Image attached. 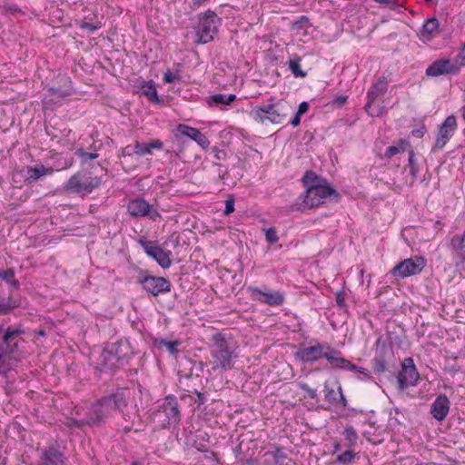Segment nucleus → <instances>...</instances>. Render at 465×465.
Instances as JSON below:
<instances>
[{
    "label": "nucleus",
    "instance_id": "obj_1",
    "mask_svg": "<svg viewBox=\"0 0 465 465\" xmlns=\"http://www.w3.org/2000/svg\"><path fill=\"white\" fill-rule=\"evenodd\" d=\"M290 106L282 100L270 99L269 103L262 104L252 109L251 117L260 124L267 122L278 124H282L288 115Z\"/></svg>",
    "mask_w": 465,
    "mask_h": 465
},
{
    "label": "nucleus",
    "instance_id": "obj_2",
    "mask_svg": "<svg viewBox=\"0 0 465 465\" xmlns=\"http://www.w3.org/2000/svg\"><path fill=\"white\" fill-rule=\"evenodd\" d=\"M220 25L221 19L217 15L211 10L206 11L200 16L195 42L197 44H207L213 41Z\"/></svg>",
    "mask_w": 465,
    "mask_h": 465
},
{
    "label": "nucleus",
    "instance_id": "obj_3",
    "mask_svg": "<svg viewBox=\"0 0 465 465\" xmlns=\"http://www.w3.org/2000/svg\"><path fill=\"white\" fill-rule=\"evenodd\" d=\"M212 369L219 372H224L233 367L237 355L223 341L216 342L212 349Z\"/></svg>",
    "mask_w": 465,
    "mask_h": 465
},
{
    "label": "nucleus",
    "instance_id": "obj_4",
    "mask_svg": "<svg viewBox=\"0 0 465 465\" xmlns=\"http://www.w3.org/2000/svg\"><path fill=\"white\" fill-rule=\"evenodd\" d=\"M100 180L86 174L76 173L70 177L64 185V189L70 193L86 194L98 187Z\"/></svg>",
    "mask_w": 465,
    "mask_h": 465
},
{
    "label": "nucleus",
    "instance_id": "obj_5",
    "mask_svg": "<svg viewBox=\"0 0 465 465\" xmlns=\"http://www.w3.org/2000/svg\"><path fill=\"white\" fill-rule=\"evenodd\" d=\"M336 192L332 189L327 182L322 183L321 184L307 189L306 195L303 200L304 207L313 208L323 203L324 200Z\"/></svg>",
    "mask_w": 465,
    "mask_h": 465
},
{
    "label": "nucleus",
    "instance_id": "obj_6",
    "mask_svg": "<svg viewBox=\"0 0 465 465\" xmlns=\"http://www.w3.org/2000/svg\"><path fill=\"white\" fill-rule=\"evenodd\" d=\"M425 265L426 261L422 257L405 259L391 270V273L399 278H406L420 273Z\"/></svg>",
    "mask_w": 465,
    "mask_h": 465
},
{
    "label": "nucleus",
    "instance_id": "obj_7",
    "mask_svg": "<svg viewBox=\"0 0 465 465\" xmlns=\"http://www.w3.org/2000/svg\"><path fill=\"white\" fill-rule=\"evenodd\" d=\"M247 292L251 299L271 306H277L283 302L284 296L278 291L261 290L257 287H248Z\"/></svg>",
    "mask_w": 465,
    "mask_h": 465
},
{
    "label": "nucleus",
    "instance_id": "obj_8",
    "mask_svg": "<svg viewBox=\"0 0 465 465\" xmlns=\"http://www.w3.org/2000/svg\"><path fill=\"white\" fill-rule=\"evenodd\" d=\"M138 282L142 285L144 291L154 296L168 292L171 290V284L169 281L163 277H140L138 279Z\"/></svg>",
    "mask_w": 465,
    "mask_h": 465
},
{
    "label": "nucleus",
    "instance_id": "obj_9",
    "mask_svg": "<svg viewBox=\"0 0 465 465\" xmlns=\"http://www.w3.org/2000/svg\"><path fill=\"white\" fill-rule=\"evenodd\" d=\"M457 126L455 115H449L439 127L435 140V148L442 149L453 136Z\"/></svg>",
    "mask_w": 465,
    "mask_h": 465
},
{
    "label": "nucleus",
    "instance_id": "obj_10",
    "mask_svg": "<svg viewBox=\"0 0 465 465\" xmlns=\"http://www.w3.org/2000/svg\"><path fill=\"white\" fill-rule=\"evenodd\" d=\"M398 383L401 389L415 386L419 380V373L412 359L408 358L401 365L398 377Z\"/></svg>",
    "mask_w": 465,
    "mask_h": 465
},
{
    "label": "nucleus",
    "instance_id": "obj_11",
    "mask_svg": "<svg viewBox=\"0 0 465 465\" xmlns=\"http://www.w3.org/2000/svg\"><path fill=\"white\" fill-rule=\"evenodd\" d=\"M387 89V83L383 79L376 81L367 93L368 102L365 105L367 114L372 117L379 116L381 110L374 106V102L379 95L384 93Z\"/></svg>",
    "mask_w": 465,
    "mask_h": 465
},
{
    "label": "nucleus",
    "instance_id": "obj_12",
    "mask_svg": "<svg viewBox=\"0 0 465 465\" xmlns=\"http://www.w3.org/2000/svg\"><path fill=\"white\" fill-rule=\"evenodd\" d=\"M142 246L148 256L157 262V263L163 269L171 266V252L164 251L160 246L153 242H142Z\"/></svg>",
    "mask_w": 465,
    "mask_h": 465
},
{
    "label": "nucleus",
    "instance_id": "obj_13",
    "mask_svg": "<svg viewBox=\"0 0 465 465\" xmlns=\"http://www.w3.org/2000/svg\"><path fill=\"white\" fill-rule=\"evenodd\" d=\"M460 66L449 59H440L432 63L427 69L426 74L431 77H438L442 74H457Z\"/></svg>",
    "mask_w": 465,
    "mask_h": 465
},
{
    "label": "nucleus",
    "instance_id": "obj_14",
    "mask_svg": "<svg viewBox=\"0 0 465 465\" xmlns=\"http://www.w3.org/2000/svg\"><path fill=\"white\" fill-rule=\"evenodd\" d=\"M127 210L133 217L149 215L153 221L160 218L159 213L155 210L151 211L150 204L143 199L131 201L127 205Z\"/></svg>",
    "mask_w": 465,
    "mask_h": 465
},
{
    "label": "nucleus",
    "instance_id": "obj_15",
    "mask_svg": "<svg viewBox=\"0 0 465 465\" xmlns=\"http://www.w3.org/2000/svg\"><path fill=\"white\" fill-rule=\"evenodd\" d=\"M177 133L178 134L176 135L188 137L193 140L201 148L204 150L208 149L210 146L209 139L196 128L186 124H179L177 126Z\"/></svg>",
    "mask_w": 465,
    "mask_h": 465
},
{
    "label": "nucleus",
    "instance_id": "obj_16",
    "mask_svg": "<svg viewBox=\"0 0 465 465\" xmlns=\"http://www.w3.org/2000/svg\"><path fill=\"white\" fill-rule=\"evenodd\" d=\"M292 30L295 37L306 42L311 37L313 28L306 16H301L292 24Z\"/></svg>",
    "mask_w": 465,
    "mask_h": 465
},
{
    "label": "nucleus",
    "instance_id": "obj_17",
    "mask_svg": "<svg viewBox=\"0 0 465 465\" xmlns=\"http://www.w3.org/2000/svg\"><path fill=\"white\" fill-rule=\"evenodd\" d=\"M325 353L326 352H324V346L318 343L314 346L303 348L302 350L297 352L296 356L302 361L312 362L324 357Z\"/></svg>",
    "mask_w": 465,
    "mask_h": 465
},
{
    "label": "nucleus",
    "instance_id": "obj_18",
    "mask_svg": "<svg viewBox=\"0 0 465 465\" xmlns=\"http://www.w3.org/2000/svg\"><path fill=\"white\" fill-rule=\"evenodd\" d=\"M451 244L455 250L457 269L460 272L465 271V233L453 236Z\"/></svg>",
    "mask_w": 465,
    "mask_h": 465
},
{
    "label": "nucleus",
    "instance_id": "obj_19",
    "mask_svg": "<svg viewBox=\"0 0 465 465\" xmlns=\"http://www.w3.org/2000/svg\"><path fill=\"white\" fill-rule=\"evenodd\" d=\"M450 411V401L445 395H440L431 405V414L439 421L443 420Z\"/></svg>",
    "mask_w": 465,
    "mask_h": 465
},
{
    "label": "nucleus",
    "instance_id": "obj_20",
    "mask_svg": "<svg viewBox=\"0 0 465 465\" xmlns=\"http://www.w3.org/2000/svg\"><path fill=\"white\" fill-rule=\"evenodd\" d=\"M324 358L330 362L331 367L352 371L356 370V365L352 364L351 361L340 356V353L337 351L326 352L324 354Z\"/></svg>",
    "mask_w": 465,
    "mask_h": 465
},
{
    "label": "nucleus",
    "instance_id": "obj_21",
    "mask_svg": "<svg viewBox=\"0 0 465 465\" xmlns=\"http://www.w3.org/2000/svg\"><path fill=\"white\" fill-rule=\"evenodd\" d=\"M440 24L438 19L436 18H430L425 21L423 24L422 29L420 31V39L423 42L430 41L434 37H436L439 33Z\"/></svg>",
    "mask_w": 465,
    "mask_h": 465
},
{
    "label": "nucleus",
    "instance_id": "obj_22",
    "mask_svg": "<svg viewBox=\"0 0 465 465\" xmlns=\"http://www.w3.org/2000/svg\"><path fill=\"white\" fill-rule=\"evenodd\" d=\"M163 145V143L157 139L144 143H136L134 146L133 152L139 156H144L147 154H152L153 149L161 150Z\"/></svg>",
    "mask_w": 465,
    "mask_h": 465
},
{
    "label": "nucleus",
    "instance_id": "obj_23",
    "mask_svg": "<svg viewBox=\"0 0 465 465\" xmlns=\"http://www.w3.org/2000/svg\"><path fill=\"white\" fill-rule=\"evenodd\" d=\"M54 173L52 167H46L43 164H39L34 167L26 168V179L30 181H36L45 177L46 175H50Z\"/></svg>",
    "mask_w": 465,
    "mask_h": 465
},
{
    "label": "nucleus",
    "instance_id": "obj_24",
    "mask_svg": "<svg viewBox=\"0 0 465 465\" xmlns=\"http://www.w3.org/2000/svg\"><path fill=\"white\" fill-rule=\"evenodd\" d=\"M115 407V401L114 398H105L102 400L97 405L94 406V412L101 413V416H98L95 420H92V423L96 421H100L104 414L109 413L111 410Z\"/></svg>",
    "mask_w": 465,
    "mask_h": 465
},
{
    "label": "nucleus",
    "instance_id": "obj_25",
    "mask_svg": "<svg viewBox=\"0 0 465 465\" xmlns=\"http://www.w3.org/2000/svg\"><path fill=\"white\" fill-rule=\"evenodd\" d=\"M141 92L144 94L150 101L158 103L160 100L158 98L157 90L155 83L151 80L148 82H143L141 85Z\"/></svg>",
    "mask_w": 465,
    "mask_h": 465
},
{
    "label": "nucleus",
    "instance_id": "obj_26",
    "mask_svg": "<svg viewBox=\"0 0 465 465\" xmlns=\"http://www.w3.org/2000/svg\"><path fill=\"white\" fill-rule=\"evenodd\" d=\"M62 463L61 455L54 450L45 451L42 458V465H61Z\"/></svg>",
    "mask_w": 465,
    "mask_h": 465
},
{
    "label": "nucleus",
    "instance_id": "obj_27",
    "mask_svg": "<svg viewBox=\"0 0 465 465\" xmlns=\"http://www.w3.org/2000/svg\"><path fill=\"white\" fill-rule=\"evenodd\" d=\"M155 345L159 348L165 347L167 351L174 357L177 356L178 347L181 345V341L178 340L175 341H166V340H159L155 341Z\"/></svg>",
    "mask_w": 465,
    "mask_h": 465
},
{
    "label": "nucleus",
    "instance_id": "obj_28",
    "mask_svg": "<svg viewBox=\"0 0 465 465\" xmlns=\"http://www.w3.org/2000/svg\"><path fill=\"white\" fill-rule=\"evenodd\" d=\"M303 183L306 186L307 189H310L312 187H315L322 183L326 182L325 180L321 179L318 177L314 173L312 172H307L305 175L303 176Z\"/></svg>",
    "mask_w": 465,
    "mask_h": 465
},
{
    "label": "nucleus",
    "instance_id": "obj_29",
    "mask_svg": "<svg viewBox=\"0 0 465 465\" xmlns=\"http://www.w3.org/2000/svg\"><path fill=\"white\" fill-rule=\"evenodd\" d=\"M0 278L5 282L7 284L13 287L18 286V282L15 279V273L14 269H6V270H0Z\"/></svg>",
    "mask_w": 465,
    "mask_h": 465
},
{
    "label": "nucleus",
    "instance_id": "obj_30",
    "mask_svg": "<svg viewBox=\"0 0 465 465\" xmlns=\"http://www.w3.org/2000/svg\"><path fill=\"white\" fill-rule=\"evenodd\" d=\"M310 109V104L308 102H302L300 104L298 107V111L294 117L291 121V124L294 127L298 126L301 123V117L305 114Z\"/></svg>",
    "mask_w": 465,
    "mask_h": 465
},
{
    "label": "nucleus",
    "instance_id": "obj_31",
    "mask_svg": "<svg viewBox=\"0 0 465 465\" xmlns=\"http://www.w3.org/2000/svg\"><path fill=\"white\" fill-rule=\"evenodd\" d=\"M410 147V144L406 141H401L400 143L396 146H390L386 149L385 156L388 158L392 157L393 155L406 151Z\"/></svg>",
    "mask_w": 465,
    "mask_h": 465
},
{
    "label": "nucleus",
    "instance_id": "obj_32",
    "mask_svg": "<svg viewBox=\"0 0 465 465\" xmlns=\"http://www.w3.org/2000/svg\"><path fill=\"white\" fill-rule=\"evenodd\" d=\"M235 99H236V96L234 94L225 95V94H217L211 97L212 103L214 104H217V105L218 104H230Z\"/></svg>",
    "mask_w": 465,
    "mask_h": 465
},
{
    "label": "nucleus",
    "instance_id": "obj_33",
    "mask_svg": "<svg viewBox=\"0 0 465 465\" xmlns=\"http://www.w3.org/2000/svg\"><path fill=\"white\" fill-rule=\"evenodd\" d=\"M101 21H95L94 23L89 21L86 17H84L82 21H80L79 26L80 28L86 30L88 33H94V31L100 29L102 27Z\"/></svg>",
    "mask_w": 465,
    "mask_h": 465
},
{
    "label": "nucleus",
    "instance_id": "obj_34",
    "mask_svg": "<svg viewBox=\"0 0 465 465\" xmlns=\"http://www.w3.org/2000/svg\"><path fill=\"white\" fill-rule=\"evenodd\" d=\"M289 68L295 77H304L305 73L301 69L299 59L290 60Z\"/></svg>",
    "mask_w": 465,
    "mask_h": 465
},
{
    "label": "nucleus",
    "instance_id": "obj_35",
    "mask_svg": "<svg viewBox=\"0 0 465 465\" xmlns=\"http://www.w3.org/2000/svg\"><path fill=\"white\" fill-rule=\"evenodd\" d=\"M164 411L166 412V415L173 420H176L178 417V409L177 405L173 401H169L167 404L164 407Z\"/></svg>",
    "mask_w": 465,
    "mask_h": 465
},
{
    "label": "nucleus",
    "instance_id": "obj_36",
    "mask_svg": "<svg viewBox=\"0 0 465 465\" xmlns=\"http://www.w3.org/2000/svg\"><path fill=\"white\" fill-rule=\"evenodd\" d=\"M345 440L350 447L353 446L357 441V433L352 427H347L344 430Z\"/></svg>",
    "mask_w": 465,
    "mask_h": 465
},
{
    "label": "nucleus",
    "instance_id": "obj_37",
    "mask_svg": "<svg viewBox=\"0 0 465 465\" xmlns=\"http://www.w3.org/2000/svg\"><path fill=\"white\" fill-rule=\"evenodd\" d=\"M375 3L387 6L390 9H396L403 5L401 0H373Z\"/></svg>",
    "mask_w": 465,
    "mask_h": 465
},
{
    "label": "nucleus",
    "instance_id": "obj_38",
    "mask_svg": "<svg viewBox=\"0 0 465 465\" xmlns=\"http://www.w3.org/2000/svg\"><path fill=\"white\" fill-rule=\"evenodd\" d=\"M265 239L270 243H275L278 242L279 238L277 235V232L273 227L264 229Z\"/></svg>",
    "mask_w": 465,
    "mask_h": 465
},
{
    "label": "nucleus",
    "instance_id": "obj_39",
    "mask_svg": "<svg viewBox=\"0 0 465 465\" xmlns=\"http://www.w3.org/2000/svg\"><path fill=\"white\" fill-rule=\"evenodd\" d=\"M353 458H354V453L352 452V450H346L345 452L340 454L337 457V460L342 464H349L352 461Z\"/></svg>",
    "mask_w": 465,
    "mask_h": 465
},
{
    "label": "nucleus",
    "instance_id": "obj_40",
    "mask_svg": "<svg viewBox=\"0 0 465 465\" xmlns=\"http://www.w3.org/2000/svg\"><path fill=\"white\" fill-rule=\"evenodd\" d=\"M179 75L177 74L172 73L170 70L166 71L163 74V82L167 84L174 83L175 81L179 80Z\"/></svg>",
    "mask_w": 465,
    "mask_h": 465
},
{
    "label": "nucleus",
    "instance_id": "obj_41",
    "mask_svg": "<svg viewBox=\"0 0 465 465\" xmlns=\"http://www.w3.org/2000/svg\"><path fill=\"white\" fill-rule=\"evenodd\" d=\"M409 164H410V168H411V173L413 177H415L418 170L415 166L414 153L412 150H409Z\"/></svg>",
    "mask_w": 465,
    "mask_h": 465
},
{
    "label": "nucleus",
    "instance_id": "obj_42",
    "mask_svg": "<svg viewBox=\"0 0 465 465\" xmlns=\"http://www.w3.org/2000/svg\"><path fill=\"white\" fill-rule=\"evenodd\" d=\"M234 211V202L232 199H228L225 203V214H230Z\"/></svg>",
    "mask_w": 465,
    "mask_h": 465
},
{
    "label": "nucleus",
    "instance_id": "obj_43",
    "mask_svg": "<svg viewBox=\"0 0 465 465\" xmlns=\"http://www.w3.org/2000/svg\"><path fill=\"white\" fill-rule=\"evenodd\" d=\"M78 155L80 157H82L83 159H89V160H93V159H95L97 158L98 154L97 153H85L84 151H78L77 152Z\"/></svg>",
    "mask_w": 465,
    "mask_h": 465
},
{
    "label": "nucleus",
    "instance_id": "obj_44",
    "mask_svg": "<svg viewBox=\"0 0 465 465\" xmlns=\"http://www.w3.org/2000/svg\"><path fill=\"white\" fill-rule=\"evenodd\" d=\"M18 331L7 330L4 335L5 342L8 343L15 335H17Z\"/></svg>",
    "mask_w": 465,
    "mask_h": 465
},
{
    "label": "nucleus",
    "instance_id": "obj_45",
    "mask_svg": "<svg viewBox=\"0 0 465 465\" xmlns=\"http://www.w3.org/2000/svg\"><path fill=\"white\" fill-rule=\"evenodd\" d=\"M336 303L341 307L345 305V297L342 292H338L336 294Z\"/></svg>",
    "mask_w": 465,
    "mask_h": 465
},
{
    "label": "nucleus",
    "instance_id": "obj_46",
    "mask_svg": "<svg viewBox=\"0 0 465 465\" xmlns=\"http://www.w3.org/2000/svg\"><path fill=\"white\" fill-rule=\"evenodd\" d=\"M356 371H358L359 373L364 375L365 377H370L371 375V372L369 370H367L366 368H362V367H357L356 366Z\"/></svg>",
    "mask_w": 465,
    "mask_h": 465
},
{
    "label": "nucleus",
    "instance_id": "obj_47",
    "mask_svg": "<svg viewBox=\"0 0 465 465\" xmlns=\"http://www.w3.org/2000/svg\"><path fill=\"white\" fill-rule=\"evenodd\" d=\"M346 100L347 96H340L335 100V102L338 103L339 104H343L346 103Z\"/></svg>",
    "mask_w": 465,
    "mask_h": 465
},
{
    "label": "nucleus",
    "instance_id": "obj_48",
    "mask_svg": "<svg viewBox=\"0 0 465 465\" xmlns=\"http://www.w3.org/2000/svg\"><path fill=\"white\" fill-rule=\"evenodd\" d=\"M301 388H302V390H304V391H308V390H309V388H308V385H307V384H302V385H301Z\"/></svg>",
    "mask_w": 465,
    "mask_h": 465
},
{
    "label": "nucleus",
    "instance_id": "obj_49",
    "mask_svg": "<svg viewBox=\"0 0 465 465\" xmlns=\"http://www.w3.org/2000/svg\"><path fill=\"white\" fill-rule=\"evenodd\" d=\"M339 391H340L341 399L342 401H344L343 395L341 394V387L339 388Z\"/></svg>",
    "mask_w": 465,
    "mask_h": 465
},
{
    "label": "nucleus",
    "instance_id": "obj_50",
    "mask_svg": "<svg viewBox=\"0 0 465 465\" xmlns=\"http://www.w3.org/2000/svg\"><path fill=\"white\" fill-rule=\"evenodd\" d=\"M462 116L465 119V106L462 108Z\"/></svg>",
    "mask_w": 465,
    "mask_h": 465
},
{
    "label": "nucleus",
    "instance_id": "obj_51",
    "mask_svg": "<svg viewBox=\"0 0 465 465\" xmlns=\"http://www.w3.org/2000/svg\"><path fill=\"white\" fill-rule=\"evenodd\" d=\"M462 54H463V56L465 58V43H464V47H463Z\"/></svg>",
    "mask_w": 465,
    "mask_h": 465
},
{
    "label": "nucleus",
    "instance_id": "obj_52",
    "mask_svg": "<svg viewBox=\"0 0 465 465\" xmlns=\"http://www.w3.org/2000/svg\"><path fill=\"white\" fill-rule=\"evenodd\" d=\"M134 465H136V464H134Z\"/></svg>",
    "mask_w": 465,
    "mask_h": 465
}]
</instances>
